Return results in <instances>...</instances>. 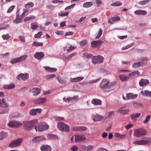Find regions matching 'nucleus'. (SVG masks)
<instances>
[{"label": "nucleus", "mask_w": 151, "mask_h": 151, "mask_svg": "<svg viewBox=\"0 0 151 151\" xmlns=\"http://www.w3.org/2000/svg\"><path fill=\"white\" fill-rule=\"evenodd\" d=\"M45 70L48 72H54L57 70V69L55 68H50L48 67H45Z\"/></svg>", "instance_id": "nucleus-34"}, {"label": "nucleus", "mask_w": 151, "mask_h": 151, "mask_svg": "<svg viewBox=\"0 0 151 151\" xmlns=\"http://www.w3.org/2000/svg\"><path fill=\"white\" fill-rule=\"evenodd\" d=\"M114 115V112L111 111L110 112H109L107 114V118H110L112 117V116Z\"/></svg>", "instance_id": "nucleus-54"}, {"label": "nucleus", "mask_w": 151, "mask_h": 151, "mask_svg": "<svg viewBox=\"0 0 151 151\" xmlns=\"http://www.w3.org/2000/svg\"><path fill=\"white\" fill-rule=\"evenodd\" d=\"M119 77L120 80L122 82L128 81L129 78V76H127L125 75H121L119 76Z\"/></svg>", "instance_id": "nucleus-24"}, {"label": "nucleus", "mask_w": 151, "mask_h": 151, "mask_svg": "<svg viewBox=\"0 0 151 151\" xmlns=\"http://www.w3.org/2000/svg\"><path fill=\"white\" fill-rule=\"evenodd\" d=\"M15 6L14 5H13L12 6H11L10 8H9V9H8L7 12L10 13L13 10V9L14 8Z\"/></svg>", "instance_id": "nucleus-60"}, {"label": "nucleus", "mask_w": 151, "mask_h": 151, "mask_svg": "<svg viewBox=\"0 0 151 151\" xmlns=\"http://www.w3.org/2000/svg\"><path fill=\"white\" fill-rule=\"evenodd\" d=\"M83 57L86 58H91L92 55L91 54L88 53H84L83 54Z\"/></svg>", "instance_id": "nucleus-44"}, {"label": "nucleus", "mask_w": 151, "mask_h": 151, "mask_svg": "<svg viewBox=\"0 0 151 151\" xmlns=\"http://www.w3.org/2000/svg\"><path fill=\"white\" fill-rule=\"evenodd\" d=\"M104 57L100 55L94 56L92 59V62L94 64L101 63L104 61Z\"/></svg>", "instance_id": "nucleus-6"}, {"label": "nucleus", "mask_w": 151, "mask_h": 151, "mask_svg": "<svg viewBox=\"0 0 151 151\" xmlns=\"http://www.w3.org/2000/svg\"><path fill=\"white\" fill-rule=\"evenodd\" d=\"M141 93L143 96L151 97V91H149L147 90H145L144 91H142Z\"/></svg>", "instance_id": "nucleus-27"}, {"label": "nucleus", "mask_w": 151, "mask_h": 151, "mask_svg": "<svg viewBox=\"0 0 151 151\" xmlns=\"http://www.w3.org/2000/svg\"><path fill=\"white\" fill-rule=\"evenodd\" d=\"M83 77H78L71 79V81L72 82H78L83 79Z\"/></svg>", "instance_id": "nucleus-32"}, {"label": "nucleus", "mask_w": 151, "mask_h": 151, "mask_svg": "<svg viewBox=\"0 0 151 151\" xmlns=\"http://www.w3.org/2000/svg\"><path fill=\"white\" fill-rule=\"evenodd\" d=\"M109 83V81L106 79H103L99 84V86L101 88H107Z\"/></svg>", "instance_id": "nucleus-13"}, {"label": "nucleus", "mask_w": 151, "mask_h": 151, "mask_svg": "<svg viewBox=\"0 0 151 151\" xmlns=\"http://www.w3.org/2000/svg\"><path fill=\"white\" fill-rule=\"evenodd\" d=\"M43 44L42 42H34L32 44V46H43Z\"/></svg>", "instance_id": "nucleus-41"}, {"label": "nucleus", "mask_w": 151, "mask_h": 151, "mask_svg": "<svg viewBox=\"0 0 151 151\" xmlns=\"http://www.w3.org/2000/svg\"><path fill=\"white\" fill-rule=\"evenodd\" d=\"M122 4V2L117 1L111 4V5L112 6H121Z\"/></svg>", "instance_id": "nucleus-46"}, {"label": "nucleus", "mask_w": 151, "mask_h": 151, "mask_svg": "<svg viewBox=\"0 0 151 151\" xmlns=\"http://www.w3.org/2000/svg\"><path fill=\"white\" fill-rule=\"evenodd\" d=\"M8 104L5 102L4 99H0V107L5 108L8 107Z\"/></svg>", "instance_id": "nucleus-25"}, {"label": "nucleus", "mask_w": 151, "mask_h": 151, "mask_svg": "<svg viewBox=\"0 0 151 151\" xmlns=\"http://www.w3.org/2000/svg\"><path fill=\"white\" fill-rule=\"evenodd\" d=\"M132 104L134 107L138 109L142 108L143 107V105L141 103L133 102L132 103Z\"/></svg>", "instance_id": "nucleus-30"}, {"label": "nucleus", "mask_w": 151, "mask_h": 151, "mask_svg": "<svg viewBox=\"0 0 151 151\" xmlns=\"http://www.w3.org/2000/svg\"><path fill=\"white\" fill-rule=\"evenodd\" d=\"M49 126L46 123H42L39 124L37 126L35 125V129L36 132H42L46 130L49 128Z\"/></svg>", "instance_id": "nucleus-3"}, {"label": "nucleus", "mask_w": 151, "mask_h": 151, "mask_svg": "<svg viewBox=\"0 0 151 151\" xmlns=\"http://www.w3.org/2000/svg\"><path fill=\"white\" fill-rule=\"evenodd\" d=\"M75 140L74 142L76 143H78L81 142L85 140L86 138L85 136L82 134L74 135Z\"/></svg>", "instance_id": "nucleus-10"}, {"label": "nucleus", "mask_w": 151, "mask_h": 151, "mask_svg": "<svg viewBox=\"0 0 151 151\" xmlns=\"http://www.w3.org/2000/svg\"><path fill=\"white\" fill-rule=\"evenodd\" d=\"M63 100L64 101L66 102H67L68 103H69L70 102H73V101H72V98L71 97H69L67 98H63Z\"/></svg>", "instance_id": "nucleus-48"}, {"label": "nucleus", "mask_w": 151, "mask_h": 151, "mask_svg": "<svg viewBox=\"0 0 151 151\" xmlns=\"http://www.w3.org/2000/svg\"><path fill=\"white\" fill-rule=\"evenodd\" d=\"M91 103L94 105H100L101 104V101L100 100L97 99H93L91 101Z\"/></svg>", "instance_id": "nucleus-31"}, {"label": "nucleus", "mask_w": 151, "mask_h": 151, "mask_svg": "<svg viewBox=\"0 0 151 151\" xmlns=\"http://www.w3.org/2000/svg\"><path fill=\"white\" fill-rule=\"evenodd\" d=\"M42 151H51V148L48 145H42L40 147Z\"/></svg>", "instance_id": "nucleus-23"}, {"label": "nucleus", "mask_w": 151, "mask_h": 151, "mask_svg": "<svg viewBox=\"0 0 151 151\" xmlns=\"http://www.w3.org/2000/svg\"><path fill=\"white\" fill-rule=\"evenodd\" d=\"M103 42V41L101 40L93 41L91 43V46L94 48L99 49L101 46Z\"/></svg>", "instance_id": "nucleus-11"}, {"label": "nucleus", "mask_w": 151, "mask_h": 151, "mask_svg": "<svg viewBox=\"0 0 151 151\" xmlns=\"http://www.w3.org/2000/svg\"><path fill=\"white\" fill-rule=\"evenodd\" d=\"M46 98L40 97L36 99L33 100L32 102L35 104H42L46 102Z\"/></svg>", "instance_id": "nucleus-12"}, {"label": "nucleus", "mask_w": 151, "mask_h": 151, "mask_svg": "<svg viewBox=\"0 0 151 151\" xmlns=\"http://www.w3.org/2000/svg\"><path fill=\"white\" fill-rule=\"evenodd\" d=\"M87 43L86 40H84L80 42V45L83 46L85 45Z\"/></svg>", "instance_id": "nucleus-59"}, {"label": "nucleus", "mask_w": 151, "mask_h": 151, "mask_svg": "<svg viewBox=\"0 0 151 151\" xmlns=\"http://www.w3.org/2000/svg\"><path fill=\"white\" fill-rule=\"evenodd\" d=\"M127 96V99L130 100L133 99L137 97V94H133V93H127L126 94Z\"/></svg>", "instance_id": "nucleus-20"}, {"label": "nucleus", "mask_w": 151, "mask_h": 151, "mask_svg": "<svg viewBox=\"0 0 151 151\" xmlns=\"http://www.w3.org/2000/svg\"><path fill=\"white\" fill-rule=\"evenodd\" d=\"M120 19V17L119 16H116L111 18V19L113 22H114Z\"/></svg>", "instance_id": "nucleus-55"}, {"label": "nucleus", "mask_w": 151, "mask_h": 151, "mask_svg": "<svg viewBox=\"0 0 151 151\" xmlns=\"http://www.w3.org/2000/svg\"><path fill=\"white\" fill-rule=\"evenodd\" d=\"M27 57V55H25L17 58H12L10 61V63L12 64L18 63L24 60Z\"/></svg>", "instance_id": "nucleus-7"}, {"label": "nucleus", "mask_w": 151, "mask_h": 151, "mask_svg": "<svg viewBox=\"0 0 151 151\" xmlns=\"http://www.w3.org/2000/svg\"><path fill=\"white\" fill-rule=\"evenodd\" d=\"M140 115L141 114L139 113L132 114L131 115V118L132 119H134L139 117Z\"/></svg>", "instance_id": "nucleus-40"}, {"label": "nucleus", "mask_w": 151, "mask_h": 151, "mask_svg": "<svg viewBox=\"0 0 151 151\" xmlns=\"http://www.w3.org/2000/svg\"><path fill=\"white\" fill-rule=\"evenodd\" d=\"M47 137L51 139H56L58 138V137L56 135L53 134L48 135Z\"/></svg>", "instance_id": "nucleus-35"}, {"label": "nucleus", "mask_w": 151, "mask_h": 151, "mask_svg": "<svg viewBox=\"0 0 151 151\" xmlns=\"http://www.w3.org/2000/svg\"><path fill=\"white\" fill-rule=\"evenodd\" d=\"M31 28L33 29H35L38 27V25L36 22H34L32 23L31 24Z\"/></svg>", "instance_id": "nucleus-39"}, {"label": "nucleus", "mask_w": 151, "mask_h": 151, "mask_svg": "<svg viewBox=\"0 0 151 151\" xmlns=\"http://www.w3.org/2000/svg\"><path fill=\"white\" fill-rule=\"evenodd\" d=\"M44 55H45L42 52H37L34 55V57L35 58L40 60L43 58Z\"/></svg>", "instance_id": "nucleus-19"}, {"label": "nucleus", "mask_w": 151, "mask_h": 151, "mask_svg": "<svg viewBox=\"0 0 151 151\" xmlns=\"http://www.w3.org/2000/svg\"><path fill=\"white\" fill-rule=\"evenodd\" d=\"M87 128L86 127L83 126L78 127L77 128V130L78 131H84L87 130Z\"/></svg>", "instance_id": "nucleus-45"}, {"label": "nucleus", "mask_w": 151, "mask_h": 151, "mask_svg": "<svg viewBox=\"0 0 151 151\" xmlns=\"http://www.w3.org/2000/svg\"><path fill=\"white\" fill-rule=\"evenodd\" d=\"M22 141V139L19 138L11 142L9 144V146L11 148H14L18 147L21 145Z\"/></svg>", "instance_id": "nucleus-8"}, {"label": "nucleus", "mask_w": 151, "mask_h": 151, "mask_svg": "<svg viewBox=\"0 0 151 151\" xmlns=\"http://www.w3.org/2000/svg\"><path fill=\"white\" fill-rule=\"evenodd\" d=\"M45 139V138L43 136H38L34 137L32 141L34 143H37L44 141Z\"/></svg>", "instance_id": "nucleus-15"}, {"label": "nucleus", "mask_w": 151, "mask_h": 151, "mask_svg": "<svg viewBox=\"0 0 151 151\" xmlns=\"http://www.w3.org/2000/svg\"><path fill=\"white\" fill-rule=\"evenodd\" d=\"M75 48V47L74 46H70L68 47V48L67 49V51L68 52L71 51L73 50Z\"/></svg>", "instance_id": "nucleus-61"}, {"label": "nucleus", "mask_w": 151, "mask_h": 151, "mask_svg": "<svg viewBox=\"0 0 151 151\" xmlns=\"http://www.w3.org/2000/svg\"><path fill=\"white\" fill-rule=\"evenodd\" d=\"M149 83V81L148 80L142 78L140 80L139 84L141 86H143L148 84Z\"/></svg>", "instance_id": "nucleus-21"}, {"label": "nucleus", "mask_w": 151, "mask_h": 151, "mask_svg": "<svg viewBox=\"0 0 151 151\" xmlns=\"http://www.w3.org/2000/svg\"><path fill=\"white\" fill-rule=\"evenodd\" d=\"M34 6V4L32 2H28L25 5V7L27 9H28Z\"/></svg>", "instance_id": "nucleus-37"}, {"label": "nucleus", "mask_w": 151, "mask_h": 151, "mask_svg": "<svg viewBox=\"0 0 151 151\" xmlns=\"http://www.w3.org/2000/svg\"><path fill=\"white\" fill-rule=\"evenodd\" d=\"M147 134L146 130L142 128L134 130V135L137 137H142Z\"/></svg>", "instance_id": "nucleus-2"}, {"label": "nucleus", "mask_w": 151, "mask_h": 151, "mask_svg": "<svg viewBox=\"0 0 151 151\" xmlns=\"http://www.w3.org/2000/svg\"><path fill=\"white\" fill-rule=\"evenodd\" d=\"M76 53H73L68 55L67 57H65V59L69 60L71 59L72 57L74 56L75 54Z\"/></svg>", "instance_id": "nucleus-57"}, {"label": "nucleus", "mask_w": 151, "mask_h": 151, "mask_svg": "<svg viewBox=\"0 0 151 151\" xmlns=\"http://www.w3.org/2000/svg\"><path fill=\"white\" fill-rule=\"evenodd\" d=\"M134 13L136 14L139 15H146L147 14V12L146 11L140 9L135 11Z\"/></svg>", "instance_id": "nucleus-26"}, {"label": "nucleus", "mask_w": 151, "mask_h": 151, "mask_svg": "<svg viewBox=\"0 0 151 151\" xmlns=\"http://www.w3.org/2000/svg\"><path fill=\"white\" fill-rule=\"evenodd\" d=\"M28 74L26 73L24 74L21 73L19 75L17 76V78L19 80H22L25 81L27 80L29 78Z\"/></svg>", "instance_id": "nucleus-17"}, {"label": "nucleus", "mask_w": 151, "mask_h": 151, "mask_svg": "<svg viewBox=\"0 0 151 151\" xmlns=\"http://www.w3.org/2000/svg\"><path fill=\"white\" fill-rule=\"evenodd\" d=\"M38 123V121L37 119L24 122H23L24 129L26 130H31L33 127H35Z\"/></svg>", "instance_id": "nucleus-1"}, {"label": "nucleus", "mask_w": 151, "mask_h": 151, "mask_svg": "<svg viewBox=\"0 0 151 151\" xmlns=\"http://www.w3.org/2000/svg\"><path fill=\"white\" fill-rule=\"evenodd\" d=\"M42 110L41 109H33L30 110L29 114L31 116H35L37 115V114L41 113Z\"/></svg>", "instance_id": "nucleus-16"}, {"label": "nucleus", "mask_w": 151, "mask_h": 151, "mask_svg": "<svg viewBox=\"0 0 151 151\" xmlns=\"http://www.w3.org/2000/svg\"><path fill=\"white\" fill-rule=\"evenodd\" d=\"M114 137L120 138H123L124 137L126 136L124 134H121L119 133H115L114 134Z\"/></svg>", "instance_id": "nucleus-42"}, {"label": "nucleus", "mask_w": 151, "mask_h": 151, "mask_svg": "<svg viewBox=\"0 0 151 151\" xmlns=\"http://www.w3.org/2000/svg\"><path fill=\"white\" fill-rule=\"evenodd\" d=\"M2 37L4 40H7L9 38V35L8 34L3 35L2 36Z\"/></svg>", "instance_id": "nucleus-63"}, {"label": "nucleus", "mask_w": 151, "mask_h": 151, "mask_svg": "<svg viewBox=\"0 0 151 151\" xmlns=\"http://www.w3.org/2000/svg\"><path fill=\"white\" fill-rule=\"evenodd\" d=\"M15 85L13 83H11L9 85H5L4 86V88L6 89H12L14 88Z\"/></svg>", "instance_id": "nucleus-38"}, {"label": "nucleus", "mask_w": 151, "mask_h": 151, "mask_svg": "<svg viewBox=\"0 0 151 151\" xmlns=\"http://www.w3.org/2000/svg\"><path fill=\"white\" fill-rule=\"evenodd\" d=\"M58 128L60 130L69 132L70 131L69 127L63 122H59L57 124Z\"/></svg>", "instance_id": "nucleus-4"}, {"label": "nucleus", "mask_w": 151, "mask_h": 151, "mask_svg": "<svg viewBox=\"0 0 151 151\" xmlns=\"http://www.w3.org/2000/svg\"><path fill=\"white\" fill-rule=\"evenodd\" d=\"M134 42L130 44V45H127L124 47H123L122 48V50H124L127 49L128 48H129L130 47L134 45Z\"/></svg>", "instance_id": "nucleus-50"}, {"label": "nucleus", "mask_w": 151, "mask_h": 151, "mask_svg": "<svg viewBox=\"0 0 151 151\" xmlns=\"http://www.w3.org/2000/svg\"><path fill=\"white\" fill-rule=\"evenodd\" d=\"M8 136V133L2 131L0 132V140L6 138Z\"/></svg>", "instance_id": "nucleus-29"}, {"label": "nucleus", "mask_w": 151, "mask_h": 151, "mask_svg": "<svg viewBox=\"0 0 151 151\" xmlns=\"http://www.w3.org/2000/svg\"><path fill=\"white\" fill-rule=\"evenodd\" d=\"M35 18V17L33 15H30L28 17H25L24 21H27L29 20H32Z\"/></svg>", "instance_id": "nucleus-43"}, {"label": "nucleus", "mask_w": 151, "mask_h": 151, "mask_svg": "<svg viewBox=\"0 0 151 151\" xmlns=\"http://www.w3.org/2000/svg\"><path fill=\"white\" fill-rule=\"evenodd\" d=\"M52 3L56 4V3H63V0L60 1L59 0H53L52 1Z\"/></svg>", "instance_id": "nucleus-62"}, {"label": "nucleus", "mask_w": 151, "mask_h": 151, "mask_svg": "<svg viewBox=\"0 0 151 151\" xmlns=\"http://www.w3.org/2000/svg\"><path fill=\"white\" fill-rule=\"evenodd\" d=\"M95 2L97 4V6H101L102 4V1L100 0H96Z\"/></svg>", "instance_id": "nucleus-58"}, {"label": "nucleus", "mask_w": 151, "mask_h": 151, "mask_svg": "<svg viewBox=\"0 0 151 151\" xmlns=\"http://www.w3.org/2000/svg\"><path fill=\"white\" fill-rule=\"evenodd\" d=\"M150 1V0H143V1H141L139 2L138 3L139 4L142 5H145V4L149 2Z\"/></svg>", "instance_id": "nucleus-49"}, {"label": "nucleus", "mask_w": 151, "mask_h": 151, "mask_svg": "<svg viewBox=\"0 0 151 151\" xmlns=\"http://www.w3.org/2000/svg\"><path fill=\"white\" fill-rule=\"evenodd\" d=\"M68 12H61L59 13L58 15L59 16L63 17L64 16H67L68 15Z\"/></svg>", "instance_id": "nucleus-51"}, {"label": "nucleus", "mask_w": 151, "mask_h": 151, "mask_svg": "<svg viewBox=\"0 0 151 151\" xmlns=\"http://www.w3.org/2000/svg\"><path fill=\"white\" fill-rule=\"evenodd\" d=\"M133 144L138 145H151V138L147 140L144 139L136 141L133 142Z\"/></svg>", "instance_id": "nucleus-5"}, {"label": "nucleus", "mask_w": 151, "mask_h": 151, "mask_svg": "<svg viewBox=\"0 0 151 151\" xmlns=\"http://www.w3.org/2000/svg\"><path fill=\"white\" fill-rule=\"evenodd\" d=\"M143 64V63L140 62H139L137 63H134L132 65V67L133 68H137L139 66L142 65Z\"/></svg>", "instance_id": "nucleus-36"}, {"label": "nucleus", "mask_w": 151, "mask_h": 151, "mask_svg": "<svg viewBox=\"0 0 151 151\" xmlns=\"http://www.w3.org/2000/svg\"><path fill=\"white\" fill-rule=\"evenodd\" d=\"M41 90L38 88H33L29 90V91L33 93L34 96H36L40 93Z\"/></svg>", "instance_id": "nucleus-14"}, {"label": "nucleus", "mask_w": 151, "mask_h": 151, "mask_svg": "<svg viewBox=\"0 0 151 151\" xmlns=\"http://www.w3.org/2000/svg\"><path fill=\"white\" fill-rule=\"evenodd\" d=\"M151 117V115H147L146 117L145 120L144 121L143 123L144 124H147L149 121Z\"/></svg>", "instance_id": "nucleus-47"}, {"label": "nucleus", "mask_w": 151, "mask_h": 151, "mask_svg": "<svg viewBox=\"0 0 151 151\" xmlns=\"http://www.w3.org/2000/svg\"><path fill=\"white\" fill-rule=\"evenodd\" d=\"M42 32H39L34 35L35 38H38L40 37L42 35Z\"/></svg>", "instance_id": "nucleus-53"}, {"label": "nucleus", "mask_w": 151, "mask_h": 151, "mask_svg": "<svg viewBox=\"0 0 151 151\" xmlns=\"http://www.w3.org/2000/svg\"><path fill=\"white\" fill-rule=\"evenodd\" d=\"M76 5V4H72L70 6H69L67 7H66L65 9V10H68L72 8H73Z\"/></svg>", "instance_id": "nucleus-56"}, {"label": "nucleus", "mask_w": 151, "mask_h": 151, "mask_svg": "<svg viewBox=\"0 0 151 151\" xmlns=\"http://www.w3.org/2000/svg\"><path fill=\"white\" fill-rule=\"evenodd\" d=\"M103 32L102 30L100 29L98 32V34L96 37V39H98L101 36Z\"/></svg>", "instance_id": "nucleus-52"}, {"label": "nucleus", "mask_w": 151, "mask_h": 151, "mask_svg": "<svg viewBox=\"0 0 151 151\" xmlns=\"http://www.w3.org/2000/svg\"><path fill=\"white\" fill-rule=\"evenodd\" d=\"M93 5L91 2H86L83 4V6L85 8H88L91 7Z\"/></svg>", "instance_id": "nucleus-33"}, {"label": "nucleus", "mask_w": 151, "mask_h": 151, "mask_svg": "<svg viewBox=\"0 0 151 151\" xmlns=\"http://www.w3.org/2000/svg\"><path fill=\"white\" fill-rule=\"evenodd\" d=\"M78 149V147L75 145L73 146L71 148V150L73 151H77Z\"/></svg>", "instance_id": "nucleus-64"}, {"label": "nucleus", "mask_w": 151, "mask_h": 151, "mask_svg": "<svg viewBox=\"0 0 151 151\" xmlns=\"http://www.w3.org/2000/svg\"><path fill=\"white\" fill-rule=\"evenodd\" d=\"M139 73L138 71H134L129 74V76L130 78H134L135 77L138 76Z\"/></svg>", "instance_id": "nucleus-28"}, {"label": "nucleus", "mask_w": 151, "mask_h": 151, "mask_svg": "<svg viewBox=\"0 0 151 151\" xmlns=\"http://www.w3.org/2000/svg\"><path fill=\"white\" fill-rule=\"evenodd\" d=\"M124 108V107H122L119 108L118 112L121 114H128L129 111V109H123Z\"/></svg>", "instance_id": "nucleus-22"}, {"label": "nucleus", "mask_w": 151, "mask_h": 151, "mask_svg": "<svg viewBox=\"0 0 151 151\" xmlns=\"http://www.w3.org/2000/svg\"><path fill=\"white\" fill-rule=\"evenodd\" d=\"M92 118L94 122H97L102 120L104 117L103 116L96 114L92 115Z\"/></svg>", "instance_id": "nucleus-18"}, {"label": "nucleus", "mask_w": 151, "mask_h": 151, "mask_svg": "<svg viewBox=\"0 0 151 151\" xmlns=\"http://www.w3.org/2000/svg\"><path fill=\"white\" fill-rule=\"evenodd\" d=\"M22 124L19 122L11 121H9L7 124V125L9 127L17 128L22 125Z\"/></svg>", "instance_id": "nucleus-9"}]
</instances>
